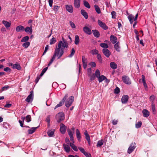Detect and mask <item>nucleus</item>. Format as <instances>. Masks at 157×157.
Returning a JSON list of instances; mask_svg holds the SVG:
<instances>
[{"label":"nucleus","instance_id":"f257e3e1","mask_svg":"<svg viewBox=\"0 0 157 157\" xmlns=\"http://www.w3.org/2000/svg\"><path fill=\"white\" fill-rule=\"evenodd\" d=\"M62 40H60L59 41L57 47L59 48H62L64 50L65 48H67L68 47V41L63 37H62Z\"/></svg>","mask_w":157,"mask_h":157},{"label":"nucleus","instance_id":"f03ea898","mask_svg":"<svg viewBox=\"0 0 157 157\" xmlns=\"http://www.w3.org/2000/svg\"><path fill=\"white\" fill-rule=\"evenodd\" d=\"M63 53L64 50L62 48L61 49V48H59L56 46L53 55L56 57L57 56V59H59L62 57Z\"/></svg>","mask_w":157,"mask_h":157},{"label":"nucleus","instance_id":"7ed1b4c3","mask_svg":"<svg viewBox=\"0 0 157 157\" xmlns=\"http://www.w3.org/2000/svg\"><path fill=\"white\" fill-rule=\"evenodd\" d=\"M64 115L62 112H60L56 115V119L57 121L59 123L64 119Z\"/></svg>","mask_w":157,"mask_h":157},{"label":"nucleus","instance_id":"20e7f679","mask_svg":"<svg viewBox=\"0 0 157 157\" xmlns=\"http://www.w3.org/2000/svg\"><path fill=\"white\" fill-rule=\"evenodd\" d=\"M74 98L72 96H70L67 99L65 102V105L67 107H69L72 104L74 100Z\"/></svg>","mask_w":157,"mask_h":157},{"label":"nucleus","instance_id":"39448f33","mask_svg":"<svg viewBox=\"0 0 157 157\" xmlns=\"http://www.w3.org/2000/svg\"><path fill=\"white\" fill-rule=\"evenodd\" d=\"M136 147V144L135 142L132 143L128 149V153L129 154H131L134 151Z\"/></svg>","mask_w":157,"mask_h":157},{"label":"nucleus","instance_id":"423d86ee","mask_svg":"<svg viewBox=\"0 0 157 157\" xmlns=\"http://www.w3.org/2000/svg\"><path fill=\"white\" fill-rule=\"evenodd\" d=\"M122 81L126 84H131V81L128 76L126 75L123 76L122 77Z\"/></svg>","mask_w":157,"mask_h":157},{"label":"nucleus","instance_id":"0eeeda50","mask_svg":"<svg viewBox=\"0 0 157 157\" xmlns=\"http://www.w3.org/2000/svg\"><path fill=\"white\" fill-rule=\"evenodd\" d=\"M30 94L28 95L25 101L27 102H32L33 99V91H31L30 92Z\"/></svg>","mask_w":157,"mask_h":157},{"label":"nucleus","instance_id":"6e6552de","mask_svg":"<svg viewBox=\"0 0 157 157\" xmlns=\"http://www.w3.org/2000/svg\"><path fill=\"white\" fill-rule=\"evenodd\" d=\"M67 132L70 136V140L73 143H74V140L73 137V135L74 132H72L70 129H67Z\"/></svg>","mask_w":157,"mask_h":157},{"label":"nucleus","instance_id":"1a4fd4ad","mask_svg":"<svg viewBox=\"0 0 157 157\" xmlns=\"http://www.w3.org/2000/svg\"><path fill=\"white\" fill-rule=\"evenodd\" d=\"M98 24L104 30H106L108 29V26L99 20L98 21Z\"/></svg>","mask_w":157,"mask_h":157},{"label":"nucleus","instance_id":"9d476101","mask_svg":"<svg viewBox=\"0 0 157 157\" xmlns=\"http://www.w3.org/2000/svg\"><path fill=\"white\" fill-rule=\"evenodd\" d=\"M102 52L104 55L107 58L109 57L110 55L111 52L107 48H103Z\"/></svg>","mask_w":157,"mask_h":157},{"label":"nucleus","instance_id":"9b49d317","mask_svg":"<svg viewBox=\"0 0 157 157\" xmlns=\"http://www.w3.org/2000/svg\"><path fill=\"white\" fill-rule=\"evenodd\" d=\"M110 38V40L113 44H115L118 42L117 37L113 35H111Z\"/></svg>","mask_w":157,"mask_h":157},{"label":"nucleus","instance_id":"f8f14e48","mask_svg":"<svg viewBox=\"0 0 157 157\" xmlns=\"http://www.w3.org/2000/svg\"><path fill=\"white\" fill-rule=\"evenodd\" d=\"M65 8L70 13H72L73 11V6L71 5H65Z\"/></svg>","mask_w":157,"mask_h":157},{"label":"nucleus","instance_id":"ddd939ff","mask_svg":"<svg viewBox=\"0 0 157 157\" xmlns=\"http://www.w3.org/2000/svg\"><path fill=\"white\" fill-rule=\"evenodd\" d=\"M128 95H123L121 99L122 103L123 104L126 103L128 102Z\"/></svg>","mask_w":157,"mask_h":157},{"label":"nucleus","instance_id":"4468645a","mask_svg":"<svg viewBox=\"0 0 157 157\" xmlns=\"http://www.w3.org/2000/svg\"><path fill=\"white\" fill-rule=\"evenodd\" d=\"M66 127L63 124H62L61 125L60 131L61 133L64 134L66 131Z\"/></svg>","mask_w":157,"mask_h":157},{"label":"nucleus","instance_id":"2eb2a0df","mask_svg":"<svg viewBox=\"0 0 157 157\" xmlns=\"http://www.w3.org/2000/svg\"><path fill=\"white\" fill-rule=\"evenodd\" d=\"M74 7L76 8H78L80 7V0H74Z\"/></svg>","mask_w":157,"mask_h":157},{"label":"nucleus","instance_id":"dca6fc26","mask_svg":"<svg viewBox=\"0 0 157 157\" xmlns=\"http://www.w3.org/2000/svg\"><path fill=\"white\" fill-rule=\"evenodd\" d=\"M114 48L115 49L117 52H119L121 51V47L120 46V43L119 42H117L114 45Z\"/></svg>","mask_w":157,"mask_h":157},{"label":"nucleus","instance_id":"f3484780","mask_svg":"<svg viewBox=\"0 0 157 157\" xmlns=\"http://www.w3.org/2000/svg\"><path fill=\"white\" fill-rule=\"evenodd\" d=\"M83 30L84 32L87 34L90 35L91 34V32L90 29L88 27H84L83 28Z\"/></svg>","mask_w":157,"mask_h":157},{"label":"nucleus","instance_id":"a211bd4d","mask_svg":"<svg viewBox=\"0 0 157 157\" xmlns=\"http://www.w3.org/2000/svg\"><path fill=\"white\" fill-rule=\"evenodd\" d=\"M142 80L144 88L146 90H147V86L146 82L145 77L144 75H142Z\"/></svg>","mask_w":157,"mask_h":157},{"label":"nucleus","instance_id":"6ab92c4d","mask_svg":"<svg viewBox=\"0 0 157 157\" xmlns=\"http://www.w3.org/2000/svg\"><path fill=\"white\" fill-rule=\"evenodd\" d=\"M68 97V95L67 94L65 95L64 97H63L62 100L60 101L59 104L60 106H62L64 104L65 100Z\"/></svg>","mask_w":157,"mask_h":157},{"label":"nucleus","instance_id":"aec40b11","mask_svg":"<svg viewBox=\"0 0 157 157\" xmlns=\"http://www.w3.org/2000/svg\"><path fill=\"white\" fill-rule=\"evenodd\" d=\"M81 13L86 19H87L88 18V14L84 10H82L81 11Z\"/></svg>","mask_w":157,"mask_h":157},{"label":"nucleus","instance_id":"412c9836","mask_svg":"<svg viewBox=\"0 0 157 157\" xmlns=\"http://www.w3.org/2000/svg\"><path fill=\"white\" fill-rule=\"evenodd\" d=\"M76 137L77 138L78 140L79 141H81V134L80 133L78 129H77L76 131Z\"/></svg>","mask_w":157,"mask_h":157},{"label":"nucleus","instance_id":"4be33fe9","mask_svg":"<svg viewBox=\"0 0 157 157\" xmlns=\"http://www.w3.org/2000/svg\"><path fill=\"white\" fill-rule=\"evenodd\" d=\"M54 131L55 130L53 129L49 130L47 132V134L48 136L50 137H53L54 136Z\"/></svg>","mask_w":157,"mask_h":157},{"label":"nucleus","instance_id":"5701e85b","mask_svg":"<svg viewBox=\"0 0 157 157\" xmlns=\"http://www.w3.org/2000/svg\"><path fill=\"white\" fill-rule=\"evenodd\" d=\"M63 147L64 150L66 152H70V148L69 146L68 145L64 144Z\"/></svg>","mask_w":157,"mask_h":157},{"label":"nucleus","instance_id":"b1692460","mask_svg":"<svg viewBox=\"0 0 157 157\" xmlns=\"http://www.w3.org/2000/svg\"><path fill=\"white\" fill-rule=\"evenodd\" d=\"M24 29V27L21 25H19L17 26L16 28V31L17 32L23 31Z\"/></svg>","mask_w":157,"mask_h":157},{"label":"nucleus","instance_id":"393cba45","mask_svg":"<svg viewBox=\"0 0 157 157\" xmlns=\"http://www.w3.org/2000/svg\"><path fill=\"white\" fill-rule=\"evenodd\" d=\"M12 68L14 69H16L18 70H20L21 69V68L20 64H18L17 63H16L13 64Z\"/></svg>","mask_w":157,"mask_h":157},{"label":"nucleus","instance_id":"a878e982","mask_svg":"<svg viewBox=\"0 0 157 157\" xmlns=\"http://www.w3.org/2000/svg\"><path fill=\"white\" fill-rule=\"evenodd\" d=\"M142 113L143 114V116L144 117H147L149 115V113L148 111L146 109H144L142 111Z\"/></svg>","mask_w":157,"mask_h":157},{"label":"nucleus","instance_id":"bb28decb","mask_svg":"<svg viewBox=\"0 0 157 157\" xmlns=\"http://www.w3.org/2000/svg\"><path fill=\"white\" fill-rule=\"evenodd\" d=\"M93 34L94 36L96 37H99L100 36L99 32L97 30H92Z\"/></svg>","mask_w":157,"mask_h":157},{"label":"nucleus","instance_id":"cd10ccee","mask_svg":"<svg viewBox=\"0 0 157 157\" xmlns=\"http://www.w3.org/2000/svg\"><path fill=\"white\" fill-rule=\"evenodd\" d=\"M38 127H32L31 128V129H29L28 130V133L29 134H32L33 132H34L36 130Z\"/></svg>","mask_w":157,"mask_h":157},{"label":"nucleus","instance_id":"c85d7f7f","mask_svg":"<svg viewBox=\"0 0 157 157\" xmlns=\"http://www.w3.org/2000/svg\"><path fill=\"white\" fill-rule=\"evenodd\" d=\"M25 31L27 33L32 34V29L31 27H27L25 29Z\"/></svg>","mask_w":157,"mask_h":157},{"label":"nucleus","instance_id":"c756f323","mask_svg":"<svg viewBox=\"0 0 157 157\" xmlns=\"http://www.w3.org/2000/svg\"><path fill=\"white\" fill-rule=\"evenodd\" d=\"M2 23L6 28H9L10 26L11 23L7 21L3 20Z\"/></svg>","mask_w":157,"mask_h":157},{"label":"nucleus","instance_id":"7c9ffc66","mask_svg":"<svg viewBox=\"0 0 157 157\" xmlns=\"http://www.w3.org/2000/svg\"><path fill=\"white\" fill-rule=\"evenodd\" d=\"M98 78L99 82H101L103 80H105V79L106 78V77L105 76L103 75H101L99 76Z\"/></svg>","mask_w":157,"mask_h":157},{"label":"nucleus","instance_id":"2f4dec72","mask_svg":"<svg viewBox=\"0 0 157 157\" xmlns=\"http://www.w3.org/2000/svg\"><path fill=\"white\" fill-rule=\"evenodd\" d=\"M128 18L130 21V23L132 24L133 21L134 16L132 14H130L128 16Z\"/></svg>","mask_w":157,"mask_h":157},{"label":"nucleus","instance_id":"473e14b6","mask_svg":"<svg viewBox=\"0 0 157 157\" xmlns=\"http://www.w3.org/2000/svg\"><path fill=\"white\" fill-rule=\"evenodd\" d=\"M94 7L95 8V10L96 11L98 14L101 13V11L98 5H94Z\"/></svg>","mask_w":157,"mask_h":157},{"label":"nucleus","instance_id":"72a5a7b5","mask_svg":"<svg viewBox=\"0 0 157 157\" xmlns=\"http://www.w3.org/2000/svg\"><path fill=\"white\" fill-rule=\"evenodd\" d=\"M73 143H70V145L74 150L77 151H78L77 147Z\"/></svg>","mask_w":157,"mask_h":157},{"label":"nucleus","instance_id":"f704fd0d","mask_svg":"<svg viewBox=\"0 0 157 157\" xmlns=\"http://www.w3.org/2000/svg\"><path fill=\"white\" fill-rule=\"evenodd\" d=\"M110 67L113 69H116L117 68V64L114 62H112L110 63Z\"/></svg>","mask_w":157,"mask_h":157},{"label":"nucleus","instance_id":"c9c22d12","mask_svg":"<svg viewBox=\"0 0 157 157\" xmlns=\"http://www.w3.org/2000/svg\"><path fill=\"white\" fill-rule=\"evenodd\" d=\"M79 43V38L78 35H76L75 37V44H78Z\"/></svg>","mask_w":157,"mask_h":157},{"label":"nucleus","instance_id":"e433bc0d","mask_svg":"<svg viewBox=\"0 0 157 157\" xmlns=\"http://www.w3.org/2000/svg\"><path fill=\"white\" fill-rule=\"evenodd\" d=\"M83 2V4L85 7L88 9H90V5L87 1L84 0Z\"/></svg>","mask_w":157,"mask_h":157},{"label":"nucleus","instance_id":"4c0bfd02","mask_svg":"<svg viewBox=\"0 0 157 157\" xmlns=\"http://www.w3.org/2000/svg\"><path fill=\"white\" fill-rule=\"evenodd\" d=\"M29 37L26 36L23 37L21 40V42H27V41L29 40Z\"/></svg>","mask_w":157,"mask_h":157},{"label":"nucleus","instance_id":"58836bf2","mask_svg":"<svg viewBox=\"0 0 157 157\" xmlns=\"http://www.w3.org/2000/svg\"><path fill=\"white\" fill-rule=\"evenodd\" d=\"M103 143L104 141L103 140H101L98 141L97 142V146L100 147L103 144Z\"/></svg>","mask_w":157,"mask_h":157},{"label":"nucleus","instance_id":"ea45409f","mask_svg":"<svg viewBox=\"0 0 157 157\" xmlns=\"http://www.w3.org/2000/svg\"><path fill=\"white\" fill-rule=\"evenodd\" d=\"M100 46L104 48H108V46L107 44L102 43L100 44Z\"/></svg>","mask_w":157,"mask_h":157},{"label":"nucleus","instance_id":"a19ab883","mask_svg":"<svg viewBox=\"0 0 157 157\" xmlns=\"http://www.w3.org/2000/svg\"><path fill=\"white\" fill-rule=\"evenodd\" d=\"M94 75L97 78L100 75V72L99 70L97 69L96 70Z\"/></svg>","mask_w":157,"mask_h":157},{"label":"nucleus","instance_id":"79ce46f5","mask_svg":"<svg viewBox=\"0 0 157 157\" xmlns=\"http://www.w3.org/2000/svg\"><path fill=\"white\" fill-rule=\"evenodd\" d=\"M30 43L29 42H25L22 44V46L24 47L27 48L30 45Z\"/></svg>","mask_w":157,"mask_h":157},{"label":"nucleus","instance_id":"37998d69","mask_svg":"<svg viewBox=\"0 0 157 157\" xmlns=\"http://www.w3.org/2000/svg\"><path fill=\"white\" fill-rule=\"evenodd\" d=\"M142 124V123L141 121H139L135 124V127L137 128H140Z\"/></svg>","mask_w":157,"mask_h":157},{"label":"nucleus","instance_id":"c03bdc74","mask_svg":"<svg viewBox=\"0 0 157 157\" xmlns=\"http://www.w3.org/2000/svg\"><path fill=\"white\" fill-rule=\"evenodd\" d=\"M155 97L154 95H151L149 98V99L151 101V104H154V101L155 99Z\"/></svg>","mask_w":157,"mask_h":157},{"label":"nucleus","instance_id":"a18cd8bd","mask_svg":"<svg viewBox=\"0 0 157 157\" xmlns=\"http://www.w3.org/2000/svg\"><path fill=\"white\" fill-rule=\"evenodd\" d=\"M75 49L74 48H72L71 51V53L69 55L68 57H72L75 54Z\"/></svg>","mask_w":157,"mask_h":157},{"label":"nucleus","instance_id":"49530a36","mask_svg":"<svg viewBox=\"0 0 157 157\" xmlns=\"http://www.w3.org/2000/svg\"><path fill=\"white\" fill-rule=\"evenodd\" d=\"M56 42V40L55 38L53 37L52 39H51L50 41V44H53Z\"/></svg>","mask_w":157,"mask_h":157},{"label":"nucleus","instance_id":"de8ad7c7","mask_svg":"<svg viewBox=\"0 0 157 157\" xmlns=\"http://www.w3.org/2000/svg\"><path fill=\"white\" fill-rule=\"evenodd\" d=\"M26 120L27 122H29L31 121V118L30 115H28L26 117Z\"/></svg>","mask_w":157,"mask_h":157},{"label":"nucleus","instance_id":"09e8293b","mask_svg":"<svg viewBox=\"0 0 157 157\" xmlns=\"http://www.w3.org/2000/svg\"><path fill=\"white\" fill-rule=\"evenodd\" d=\"M59 6H54V8L53 10L55 11V13H56L59 10Z\"/></svg>","mask_w":157,"mask_h":157},{"label":"nucleus","instance_id":"8fccbe9b","mask_svg":"<svg viewBox=\"0 0 157 157\" xmlns=\"http://www.w3.org/2000/svg\"><path fill=\"white\" fill-rule=\"evenodd\" d=\"M97 58L100 63H101L102 62V59L101 55L100 54H98L97 55Z\"/></svg>","mask_w":157,"mask_h":157},{"label":"nucleus","instance_id":"3c124183","mask_svg":"<svg viewBox=\"0 0 157 157\" xmlns=\"http://www.w3.org/2000/svg\"><path fill=\"white\" fill-rule=\"evenodd\" d=\"M90 80L91 81H93L95 79V76L94 75V74H93L92 75H91L90 74Z\"/></svg>","mask_w":157,"mask_h":157},{"label":"nucleus","instance_id":"603ef678","mask_svg":"<svg viewBox=\"0 0 157 157\" xmlns=\"http://www.w3.org/2000/svg\"><path fill=\"white\" fill-rule=\"evenodd\" d=\"M50 115H48L46 119V122H47L48 123V126H49V123H50Z\"/></svg>","mask_w":157,"mask_h":157},{"label":"nucleus","instance_id":"864d4df0","mask_svg":"<svg viewBox=\"0 0 157 157\" xmlns=\"http://www.w3.org/2000/svg\"><path fill=\"white\" fill-rule=\"evenodd\" d=\"M86 139L88 142V144L90 145V137L89 135L86 136Z\"/></svg>","mask_w":157,"mask_h":157},{"label":"nucleus","instance_id":"5fc2aeb1","mask_svg":"<svg viewBox=\"0 0 157 157\" xmlns=\"http://www.w3.org/2000/svg\"><path fill=\"white\" fill-rule=\"evenodd\" d=\"M120 89L118 87H116L114 90V93L116 94H118L120 92Z\"/></svg>","mask_w":157,"mask_h":157},{"label":"nucleus","instance_id":"6e6d98bb","mask_svg":"<svg viewBox=\"0 0 157 157\" xmlns=\"http://www.w3.org/2000/svg\"><path fill=\"white\" fill-rule=\"evenodd\" d=\"M98 51L96 49L93 50L92 51L91 53L93 55L97 54H98Z\"/></svg>","mask_w":157,"mask_h":157},{"label":"nucleus","instance_id":"4d7b16f0","mask_svg":"<svg viewBox=\"0 0 157 157\" xmlns=\"http://www.w3.org/2000/svg\"><path fill=\"white\" fill-rule=\"evenodd\" d=\"M70 24L71 25V27L73 29H75V28L76 26L75 24L73 22L71 21H70Z\"/></svg>","mask_w":157,"mask_h":157},{"label":"nucleus","instance_id":"13d9d810","mask_svg":"<svg viewBox=\"0 0 157 157\" xmlns=\"http://www.w3.org/2000/svg\"><path fill=\"white\" fill-rule=\"evenodd\" d=\"M82 63H87V59L85 58L84 56H82Z\"/></svg>","mask_w":157,"mask_h":157},{"label":"nucleus","instance_id":"bf43d9fd","mask_svg":"<svg viewBox=\"0 0 157 157\" xmlns=\"http://www.w3.org/2000/svg\"><path fill=\"white\" fill-rule=\"evenodd\" d=\"M49 48V46L47 45L45 48L44 51L43 53V55H44L47 52Z\"/></svg>","mask_w":157,"mask_h":157},{"label":"nucleus","instance_id":"052dcab7","mask_svg":"<svg viewBox=\"0 0 157 157\" xmlns=\"http://www.w3.org/2000/svg\"><path fill=\"white\" fill-rule=\"evenodd\" d=\"M111 14L112 16V18H116V13L114 11H112L111 13Z\"/></svg>","mask_w":157,"mask_h":157},{"label":"nucleus","instance_id":"680f3d73","mask_svg":"<svg viewBox=\"0 0 157 157\" xmlns=\"http://www.w3.org/2000/svg\"><path fill=\"white\" fill-rule=\"evenodd\" d=\"M78 149L83 154L86 151L82 147H78Z\"/></svg>","mask_w":157,"mask_h":157},{"label":"nucleus","instance_id":"e2e57ef3","mask_svg":"<svg viewBox=\"0 0 157 157\" xmlns=\"http://www.w3.org/2000/svg\"><path fill=\"white\" fill-rule=\"evenodd\" d=\"M83 154L86 157H91V155L90 153H88L86 151Z\"/></svg>","mask_w":157,"mask_h":157},{"label":"nucleus","instance_id":"0e129e2a","mask_svg":"<svg viewBox=\"0 0 157 157\" xmlns=\"http://www.w3.org/2000/svg\"><path fill=\"white\" fill-rule=\"evenodd\" d=\"M87 72H88V76H90V74H91V69L90 68L88 69Z\"/></svg>","mask_w":157,"mask_h":157},{"label":"nucleus","instance_id":"69168bd1","mask_svg":"<svg viewBox=\"0 0 157 157\" xmlns=\"http://www.w3.org/2000/svg\"><path fill=\"white\" fill-rule=\"evenodd\" d=\"M151 105L152 110L153 112H154L155 111V105L153 104H151Z\"/></svg>","mask_w":157,"mask_h":157},{"label":"nucleus","instance_id":"338daca9","mask_svg":"<svg viewBox=\"0 0 157 157\" xmlns=\"http://www.w3.org/2000/svg\"><path fill=\"white\" fill-rule=\"evenodd\" d=\"M53 0H49L48 1V3L49 6L52 7V3H53Z\"/></svg>","mask_w":157,"mask_h":157},{"label":"nucleus","instance_id":"774afa93","mask_svg":"<svg viewBox=\"0 0 157 157\" xmlns=\"http://www.w3.org/2000/svg\"><path fill=\"white\" fill-rule=\"evenodd\" d=\"M90 64L93 67H95L96 66V63L94 62H92Z\"/></svg>","mask_w":157,"mask_h":157}]
</instances>
